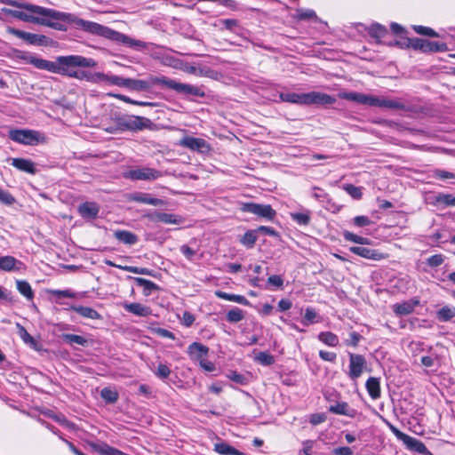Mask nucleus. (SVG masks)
I'll use <instances>...</instances> for the list:
<instances>
[{
  "label": "nucleus",
  "instance_id": "1",
  "mask_svg": "<svg viewBox=\"0 0 455 455\" xmlns=\"http://www.w3.org/2000/svg\"><path fill=\"white\" fill-rule=\"evenodd\" d=\"M22 9L27 12L16 10H4V12L20 20L45 26L59 31H67L68 27L66 24H73L76 28H81L83 19L72 13L32 4H28Z\"/></svg>",
  "mask_w": 455,
  "mask_h": 455
},
{
  "label": "nucleus",
  "instance_id": "2",
  "mask_svg": "<svg viewBox=\"0 0 455 455\" xmlns=\"http://www.w3.org/2000/svg\"><path fill=\"white\" fill-rule=\"evenodd\" d=\"M28 60L39 69L81 79L84 77L88 78L87 73L83 70L82 68L96 65V62L92 59H55L53 61L46 59Z\"/></svg>",
  "mask_w": 455,
  "mask_h": 455
},
{
  "label": "nucleus",
  "instance_id": "3",
  "mask_svg": "<svg viewBox=\"0 0 455 455\" xmlns=\"http://www.w3.org/2000/svg\"><path fill=\"white\" fill-rule=\"evenodd\" d=\"M80 29L94 36H99L115 42L123 43L124 44L137 50H140L146 47L145 42L132 39L124 34L113 30L110 28L97 22L83 20Z\"/></svg>",
  "mask_w": 455,
  "mask_h": 455
},
{
  "label": "nucleus",
  "instance_id": "4",
  "mask_svg": "<svg viewBox=\"0 0 455 455\" xmlns=\"http://www.w3.org/2000/svg\"><path fill=\"white\" fill-rule=\"evenodd\" d=\"M107 80L115 85L127 88L135 92H148L156 84L163 85L164 82V76H148L146 79L124 78L119 76H106Z\"/></svg>",
  "mask_w": 455,
  "mask_h": 455
},
{
  "label": "nucleus",
  "instance_id": "5",
  "mask_svg": "<svg viewBox=\"0 0 455 455\" xmlns=\"http://www.w3.org/2000/svg\"><path fill=\"white\" fill-rule=\"evenodd\" d=\"M342 98L347 100L355 101L371 107H378L381 108L398 110L405 108V106L400 101L384 97H377L359 92H345L343 93Z\"/></svg>",
  "mask_w": 455,
  "mask_h": 455
},
{
  "label": "nucleus",
  "instance_id": "6",
  "mask_svg": "<svg viewBox=\"0 0 455 455\" xmlns=\"http://www.w3.org/2000/svg\"><path fill=\"white\" fill-rule=\"evenodd\" d=\"M163 64L195 76L212 79H217L219 76V73L211 68L196 62H188L185 59H163Z\"/></svg>",
  "mask_w": 455,
  "mask_h": 455
},
{
  "label": "nucleus",
  "instance_id": "7",
  "mask_svg": "<svg viewBox=\"0 0 455 455\" xmlns=\"http://www.w3.org/2000/svg\"><path fill=\"white\" fill-rule=\"evenodd\" d=\"M279 97L282 101L299 105H331L336 101L333 97L317 92L307 93L282 92Z\"/></svg>",
  "mask_w": 455,
  "mask_h": 455
},
{
  "label": "nucleus",
  "instance_id": "8",
  "mask_svg": "<svg viewBox=\"0 0 455 455\" xmlns=\"http://www.w3.org/2000/svg\"><path fill=\"white\" fill-rule=\"evenodd\" d=\"M401 44V47L411 48L415 51H419L421 53L433 54L437 52H445L448 51V46L443 42L431 41L423 38H403L400 42H395Z\"/></svg>",
  "mask_w": 455,
  "mask_h": 455
},
{
  "label": "nucleus",
  "instance_id": "9",
  "mask_svg": "<svg viewBox=\"0 0 455 455\" xmlns=\"http://www.w3.org/2000/svg\"><path fill=\"white\" fill-rule=\"evenodd\" d=\"M9 138L20 144L36 146L45 142L44 134L37 131L27 129H14L9 132Z\"/></svg>",
  "mask_w": 455,
  "mask_h": 455
},
{
  "label": "nucleus",
  "instance_id": "10",
  "mask_svg": "<svg viewBox=\"0 0 455 455\" xmlns=\"http://www.w3.org/2000/svg\"><path fill=\"white\" fill-rule=\"evenodd\" d=\"M7 31L9 34L33 45L52 46L56 44V42L44 35L25 32L14 28H8Z\"/></svg>",
  "mask_w": 455,
  "mask_h": 455
},
{
  "label": "nucleus",
  "instance_id": "11",
  "mask_svg": "<svg viewBox=\"0 0 455 455\" xmlns=\"http://www.w3.org/2000/svg\"><path fill=\"white\" fill-rule=\"evenodd\" d=\"M117 124L121 128L130 131L151 129L154 125L150 119L138 116H124L119 117Z\"/></svg>",
  "mask_w": 455,
  "mask_h": 455
},
{
  "label": "nucleus",
  "instance_id": "12",
  "mask_svg": "<svg viewBox=\"0 0 455 455\" xmlns=\"http://www.w3.org/2000/svg\"><path fill=\"white\" fill-rule=\"evenodd\" d=\"M241 210L267 220H273L276 216V212L269 204L245 203L243 204Z\"/></svg>",
  "mask_w": 455,
  "mask_h": 455
},
{
  "label": "nucleus",
  "instance_id": "13",
  "mask_svg": "<svg viewBox=\"0 0 455 455\" xmlns=\"http://www.w3.org/2000/svg\"><path fill=\"white\" fill-rule=\"evenodd\" d=\"M164 86L183 94H189L198 97L204 96V92L201 91L200 88L191 84L176 82L175 80L169 79L166 76H164Z\"/></svg>",
  "mask_w": 455,
  "mask_h": 455
},
{
  "label": "nucleus",
  "instance_id": "14",
  "mask_svg": "<svg viewBox=\"0 0 455 455\" xmlns=\"http://www.w3.org/2000/svg\"><path fill=\"white\" fill-rule=\"evenodd\" d=\"M162 176L160 171L149 167L131 170L126 175L127 178L132 180H155Z\"/></svg>",
  "mask_w": 455,
  "mask_h": 455
},
{
  "label": "nucleus",
  "instance_id": "15",
  "mask_svg": "<svg viewBox=\"0 0 455 455\" xmlns=\"http://www.w3.org/2000/svg\"><path fill=\"white\" fill-rule=\"evenodd\" d=\"M365 367L366 360L363 355L349 353L348 376L351 379H358L362 375Z\"/></svg>",
  "mask_w": 455,
  "mask_h": 455
},
{
  "label": "nucleus",
  "instance_id": "16",
  "mask_svg": "<svg viewBox=\"0 0 455 455\" xmlns=\"http://www.w3.org/2000/svg\"><path fill=\"white\" fill-rule=\"evenodd\" d=\"M151 222H162L164 224L179 225L182 222V218L179 215L172 213H166L162 212H148L144 215Z\"/></svg>",
  "mask_w": 455,
  "mask_h": 455
},
{
  "label": "nucleus",
  "instance_id": "17",
  "mask_svg": "<svg viewBox=\"0 0 455 455\" xmlns=\"http://www.w3.org/2000/svg\"><path fill=\"white\" fill-rule=\"evenodd\" d=\"M180 145L200 153H205L210 150L207 141L201 138L184 137L180 140Z\"/></svg>",
  "mask_w": 455,
  "mask_h": 455
},
{
  "label": "nucleus",
  "instance_id": "18",
  "mask_svg": "<svg viewBox=\"0 0 455 455\" xmlns=\"http://www.w3.org/2000/svg\"><path fill=\"white\" fill-rule=\"evenodd\" d=\"M127 199L130 202L146 204L154 206H163L164 204V201L163 199L153 197L150 194L143 192L131 193L127 196Z\"/></svg>",
  "mask_w": 455,
  "mask_h": 455
},
{
  "label": "nucleus",
  "instance_id": "19",
  "mask_svg": "<svg viewBox=\"0 0 455 455\" xmlns=\"http://www.w3.org/2000/svg\"><path fill=\"white\" fill-rule=\"evenodd\" d=\"M349 250L354 254L361 256L365 259H369L380 260V259L386 258L384 253L379 252L377 250L370 249L367 247L353 246V247H350Z\"/></svg>",
  "mask_w": 455,
  "mask_h": 455
},
{
  "label": "nucleus",
  "instance_id": "20",
  "mask_svg": "<svg viewBox=\"0 0 455 455\" xmlns=\"http://www.w3.org/2000/svg\"><path fill=\"white\" fill-rule=\"evenodd\" d=\"M208 353L209 347L198 342H193L188 347V354L192 360L202 361Z\"/></svg>",
  "mask_w": 455,
  "mask_h": 455
},
{
  "label": "nucleus",
  "instance_id": "21",
  "mask_svg": "<svg viewBox=\"0 0 455 455\" xmlns=\"http://www.w3.org/2000/svg\"><path fill=\"white\" fill-rule=\"evenodd\" d=\"M67 309L77 313L79 315H81L84 318L92 319V320L101 319L100 314L97 310H95L90 307L72 305Z\"/></svg>",
  "mask_w": 455,
  "mask_h": 455
},
{
  "label": "nucleus",
  "instance_id": "22",
  "mask_svg": "<svg viewBox=\"0 0 455 455\" xmlns=\"http://www.w3.org/2000/svg\"><path fill=\"white\" fill-rule=\"evenodd\" d=\"M429 203L437 207L455 205V197L452 195L435 194L428 197Z\"/></svg>",
  "mask_w": 455,
  "mask_h": 455
},
{
  "label": "nucleus",
  "instance_id": "23",
  "mask_svg": "<svg viewBox=\"0 0 455 455\" xmlns=\"http://www.w3.org/2000/svg\"><path fill=\"white\" fill-rule=\"evenodd\" d=\"M123 307L129 313H132L138 316H148L152 314V310L149 307L144 306L140 303H124Z\"/></svg>",
  "mask_w": 455,
  "mask_h": 455
},
{
  "label": "nucleus",
  "instance_id": "24",
  "mask_svg": "<svg viewBox=\"0 0 455 455\" xmlns=\"http://www.w3.org/2000/svg\"><path fill=\"white\" fill-rule=\"evenodd\" d=\"M12 165L18 170L29 173V174H35L36 172V168L34 164L29 159L25 158H12Z\"/></svg>",
  "mask_w": 455,
  "mask_h": 455
},
{
  "label": "nucleus",
  "instance_id": "25",
  "mask_svg": "<svg viewBox=\"0 0 455 455\" xmlns=\"http://www.w3.org/2000/svg\"><path fill=\"white\" fill-rule=\"evenodd\" d=\"M329 411L337 415H345L350 418H354L356 415V411L349 407L346 402L337 403L336 404L331 405Z\"/></svg>",
  "mask_w": 455,
  "mask_h": 455
},
{
  "label": "nucleus",
  "instance_id": "26",
  "mask_svg": "<svg viewBox=\"0 0 455 455\" xmlns=\"http://www.w3.org/2000/svg\"><path fill=\"white\" fill-rule=\"evenodd\" d=\"M78 212L84 218L95 219L98 216L100 208L95 203L86 202L79 205Z\"/></svg>",
  "mask_w": 455,
  "mask_h": 455
},
{
  "label": "nucleus",
  "instance_id": "27",
  "mask_svg": "<svg viewBox=\"0 0 455 455\" xmlns=\"http://www.w3.org/2000/svg\"><path fill=\"white\" fill-rule=\"evenodd\" d=\"M114 236L119 242L128 245H133L138 242V236L127 230H116L114 232Z\"/></svg>",
  "mask_w": 455,
  "mask_h": 455
},
{
  "label": "nucleus",
  "instance_id": "28",
  "mask_svg": "<svg viewBox=\"0 0 455 455\" xmlns=\"http://www.w3.org/2000/svg\"><path fill=\"white\" fill-rule=\"evenodd\" d=\"M136 284L143 289V294L145 296H150L154 291H159V286L150 280H147L141 277H134Z\"/></svg>",
  "mask_w": 455,
  "mask_h": 455
},
{
  "label": "nucleus",
  "instance_id": "29",
  "mask_svg": "<svg viewBox=\"0 0 455 455\" xmlns=\"http://www.w3.org/2000/svg\"><path fill=\"white\" fill-rule=\"evenodd\" d=\"M419 304V300L414 301H404L400 304H395L393 306V310L396 315H407L411 314L414 307Z\"/></svg>",
  "mask_w": 455,
  "mask_h": 455
},
{
  "label": "nucleus",
  "instance_id": "30",
  "mask_svg": "<svg viewBox=\"0 0 455 455\" xmlns=\"http://www.w3.org/2000/svg\"><path fill=\"white\" fill-rule=\"evenodd\" d=\"M366 389L369 395L372 399H378L380 397V384L378 378L371 377L367 379L365 384Z\"/></svg>",
  "mask_w": 455,
  "mask_h": 455
},
{
  "label": "nucleus",
  "instance_id": "31",
  "mask_svg": "<svg viewBox=\"0 0 455 455\" xmlns=\"http://www.w3.org/2000/svg\"><path fill=\"white\" fill-rule=\"evenodd\" d=\"M17 265L20 266L21 262L17 260L12 256H3L0 257V269L4 271H12V270H19L20 267H17Z\"/></svg>",
  "mask_w": 455,
  "mask_h": 455
},
{
  "label": "nucleus",
  "instance_id": "32",
  "mask_svg": "<svg viewBox=\"0 0 455 455\" xmlns=\"http://www.w3.org/2000/svg\"><path fill=\"white\" fill-rule=\"evenodd\" d=\"M215 294L218 298L225 300L233 301L244 306L250 305L249 300L243 295L228 293L221 291H216Z\"/></svg>",
  "mask_w": 455,
  "mask_h": 455
},
{
  "label": "nucleus",
  "instance_id": "33",
  "mask_svg": "<svg viewBox=\"0 0 455 455\" xmlns=\"http://www.w3.org/2000/svg\"><path fill=\"white\" fill-rule=\"evenodd\" d=\"M214 451L221 455H245L227 443H217L214 444Z\"/></svg>",
  "mask_w": 455,
  "mask_h": 455
},
{
  "label": "nucleus",
  "instance_id": "34",
  "mask_svg": "<svg viewBox=\"0 0 455 455\" xmlns=\"http://www.w3.org/2000/svg\"><path fill=\"white\" fill-rule=\"evenodd\" d=\"M404 444H406V446L411 451H417L420 454L429 453L426 445L421 441L414 437L409 436Z\"/></svg>",
  "mask_w": 455,
  "mask_h": 455
},
{
  "label": "nucleus",
  "instance_id": "35",
  "mask_svg": "<svg viewBox=\"0 0 455 455\" xmlns=\"http://www.w3.org/2000/svg\"><path fill=\"white\" fill-rule=\"evenodd\" d=\"M257 239V230L251 229L246 231L245 234L239 239V241L243 245L251 249L253 248Z\"/></svg>",
  "mask_w": 455,
  "mask_h": 455
},
{
  "label": "nucleus",
  "instance_id": "36",
  "mask_svg": "<svg viewBox=\"0 0 455 455\" xmlns=\"http://www.w3.org/2000/svg\"><path fill=\"white\" fill-rule=\"evenodd\" d=\"M318 339L330 347H336L339 345V338L336 334L331 331H322L318 334Z\"/></svg>",
  "mask_w": 455,
  "mask_h": 455
},
{
  "label": "nucleus",
  "instance_id": "37",
  "mask_svg": "<svg viewBox=\"0 0 455 455\" xmlns=\"http://www.w3.org/2000/svg\"><path fill=\"white\" fill-rule=\"evenodd\" d=\"M368 32L371 37L376 38L378 41L385 38L388 34L387 29L379 24L371 25L369 28Z\"/></svg>",
  "mask_w": 455,
  "mask_h": 455
},
{
  "label": "nucleus",
  "instance_id": "38",
  "mask_svg": "<svg viewBox=\"0 0 455 455\" xmlns=\"http://www.w3.org/2000/svg\"><path fill=\"white\" fill-rule=\"evenodd\" d=\"M291 218L293 221L301 226L308 225L311 220L309 211H305L303 212H291Z\"/></svg>",
  "mask_w": 455,
  "mask_h": 455
},
{
  "label": "nucleus",
  "instance_id": "39",
  "mask_svg": "<svg viewBox=\"0 0 455 455\" xmlns=\"http://www.w3.org/2000/svg\"><path fill=\"white\" fill-rule=\"evenodd\" d=\"M62 339L65 342L70 345L77 344L83 347L88 345V340L84 337L76 334L66 333L62 335Z\"/></svg>",
  "mask_w": 455,
  "mask_h": 455
},
{
  "label": "nucleus",
  "instance_id": "40",
  "mask_svg": "<svg viewBox=\"0 0 455 455\" xmlns=\"http://www.w3.org/2000/svg\"><path fill=\"white\" fill-rule=\"evenodd\" d=\"M17 289L20 294L31 300L34 298V292L30 284L24 280L17 281Z\"/></svg>",
  "mask_w": 455,
  "mask_h": 455
},
{
  "label": "nucleus",
  "instance_id": "41",
  "mask_svg": "<svg viewBox=\"0 0 455 455\" xmlns=\"http://www.w3.org/2000/svg\"><path fill=\"white\" fill-rule=\"evenodd\" d=\"M244 318L243 311L239 307L230 309L226 315V320L229 323H238Z\"/></svg>",
  "mask_w": 455,
  "mask_h": 455
},
{
  "label": "nucleus",
  "instance_id": "42",
  "mask_svg": "<svg viewBox=\"0 0 455 455\" xmlns=\"http://www.w3.org/2000/svg\"><path fill=\"white\" fill-rule=\"evenodd\" d=\"M16 327L18 329L20 338L26 344H28L31 347H35L36 345V341L35 340V339L27 331V330L21 324L17 323Z\"/></svg>",
  "mask_w": 455,
  "mask_h": 455
},
{
  "label": "nucleus",
  "instance_id": "43",
  "mask_svg": "<svg viewBox=\"0 0 455 455\" xmlns=\"http://www.w3.org/2000/svg\"><path fill=\"white\" fill-rule=\"evenodd\" d=\"M100 395L109 403H114L118 400V393L109 387H104L100 392Z\"/></svg>",
  "mask_w": 455,
  "mask_h": 455
},
{
  "label": "nucleus",
  "instance_id": "44",
  "mask_svg": "<svg viewBox=\"0 0 455 455\" xmlns=\"http://www.w3.org/2000/svg\"><path fill=\"white\" fill-rule=\"evenodd\" d=\"M343 237L347 241L353 242V243H359V244H368L369 243L368 238L357 235L353 234L347 230L343 232Z\"/></svg>",
  "mask_w": 455,
  "mask_h": 455
},
{
  "label": "nucleus",
  "instance_id": "45",
  "mask_svg": "<svg viewBox=\"0 0 455 455\" xmlns=\"http://www.w3.org/2000/svg\"><path fill=\"white\" fill-rule=\"evenodd\" d=\"M256 361L264 366H269L275 363V358L272 355L267 352H259L256 357Z\"/></svg>",
  "mask_w": 455,
  "mask_h": 455
},
{
  "label": "nucleus",
  "instance_id": "46",
  "mask_svg": "<svg viewBox=\"0 0 455 455\" xmlns=\"http://www.w3.org/2000/svg\"><path fill=\"white\" fill-rule=\"evenodd\" d=\"M413 30L422 36H427L429 37H437L438 34L431 28L420 26V25H413L412 26Z\"/></svg>",
  "mask_w": 455,
  "mask_h": 455
},
{
  "label": "nucleus",
  "instance_id": "47",
  "mask_svg": "<svg viewBox=\"0 0 455 455\" xmlns=\"http://www.w3.org/2000/svg\"><path fill=\"white\" fill-rule=\"evenodd\" d=\"M343 188L354 199H360L363 196L361 188L355 187L352 184H346L343 186Z\"/></svg>",
  "mask_w": 455,
  "mask_h": 455
},
{
  "label": "nucleus",
  "instance_id": "48",
  "mask_svg": "<svg viewBox=\"0 0 455 455\" xmlns=\"http://www.w3.org/2000/svg\"><path fill=\"white\" fill-rule=\"evenodd\" d=\"M296 19L299 20H311L316 17L315 12L310 9H297Z\"/></svg>",
  "mask_w": 455,
  "mask_h": 455
},
{
  "label": "nucleus",
  "instance_id": "49",
  "mask_svg": "<svg viewBox=\"0 0 455 455\" xmlns=\"http://www.w3.org/2000/svg\"><path fill=\"white\" fill-rule=\"evenodd\" d=\"M0 202L5 205H12L16 200L11 193L0 188Z\"/></svg>",
  "mask_w": 455,
  "mask_h": 455
},
{
  "label": "nucleus",
  "instance_id": "50",
  "mask_svg": "<svg viewBox=\"0 0 455 455\" xmlns=\"http://www.w3.org/2000/svg\"><path fill=\"white\" fill-rule=\"evenodd\" d=\"M316 316H317V315L313 308H311V307L306 308L304 319L302 321L303 324L308 325V324L314 323Z\"/></svg>",
  "mask_w": 455,
  "mask_h": 455
},
{
  "label": "nucleus",
  "instance_id": "51",
  "mask_svg": "<svg viewBox=\"0 0 455 455\" xmlns=\"http://www.w3.org/2000/svg\"><path fill=\"white\" fill-rule=\"evenodd\" d=\"M437 317L440 321H449L453 317L452 311L448 307H443L437 312Z\"/></svg>",
  "mask_w": 455,
  "mask_h": 455
},
{
  "label": "nucleus",
  "instance_id": "52",
  "mask_svg": "<svg viewBox=\"0 0 455 455\" xmlns=\"http://www.w3.org/2000/svg\"><path fill=\"white\" fill-rule=\"evenodd\" d=\"M171 372L167 365L160 363L156 371V375L160 379H166L170 376Z\"/></svg>",
  "mask_w": 455,
  "mask_h": 455
},
{
  "label": "nucleus",
  "instance_id": "53",
  "mask_svg": "<svg viewBox=\"0 0 455 455\" xmlns=\"http://www.w3.org/2000/svg\"><path fill=\"white\" fill-rule=\"evenodd\" d=\"M51 293L57 298H75L76 294L70 290H53Z\"/></svg>",
  "mask_w": 455,
  "mask_h": 455
},
{
  "label": "nucleus",
  "instance_id": "54",
  "mask_svg": "<svg viewBox=\"0 0 455 455\" xmlns=\"http://www.w3.org/2000/svg\"><path fill=\"white\" fill-rule=\"evenodd\" d=\"M353 223L356 227H365L371 225V221L366 216H356L353 219Z\"/></svg>",
  "mask_w": 455,
  "mask_h": 455
},
{
  "label": "nucleus",
  "instance_id": "55",
  "mask_svg": "<svg viewBox=\"0 0 455 455\" xmlns=\"http://www.w3.org/2000/svg\"><path fill=\"white\" fill-rule=\"evenodd\" d=\"M180 251L188 260H192L194 256L196 254V251L187 244L180 246Z\"/></svg>",
  "mask_w": 455,
  "mask_h": 455
},
{
  "label": "nucleus",
  "instance_id": "56",
  "mask_svg": "<svg viewBox=\"0 0 455 455\" xmlns=\"http://www.w3.org/2000/svg\"><path fill=\"white\" fill-rule=\"evenodd\" d=\"M153 331H154V333L157 334L160 337L175 339V335L172 331H170L166 329L156 328L153 330Z\"/></svg>",
  "mask_w": 455,
  "mask_h": 455
},
{
  "label": "nucleus",
  "instance_id": "57",
  "mask_svg": "<svg viewBox=\"0 0 455 455\" xmlns=\"http://www.w3.org/2000/svg\"><path fill=\"white\" fill-rule=\"evenodd\" d=\"M255 230H257V234L262 233L269 236H278V233L273 228L270 227L260 226Z\"/></svg>",
  "mask_w": 455,
  "mask_h": 455
},
{
  "label": "nucleus",
  "instance_id": "58",
  "mask_svg": "<svg viewBox=\"0 0 455 455\" xmlns=\"http://www.w3.org/2000/svg\"><path fill=\"white\" fill-rule=\"evenodd\" d=\"M319 356L323 361L331 362V363H333L337 358V355L335 353L329 352V351H323V350H321L319 352Z\"/></svg>",
  "mask_w": 455,
  "mask_h": 455
},
{
  "label": "nucleus",
  "instance_id": "59",
  "mask_svg": "<svg viewBox=\"0 0 455 455\" xmlns=\"http://www.w3.org/2000/svg\"><path fill=\"white\" fill-rule=\"evenodd\" d=\"M443 261V259L442 255L435 254L427 259V264L431 267H438L440 266Z\"/></svg>",
  "mask_w": 455,
  "mask_h": 455
},
{
  "label": "nucleus",
  "instance_id": "60",
  "mask_svg": "<svg viewBox=\"0 0 455 455\" xmlns=\"http://www.w3.org/2000/svg\"><path fill=\"white\" fill-rule=\"evenodd\" d=\"M326 419V416L323 413H315L310 416L309 422L312 425H318L324 422Z\"/></svg>",
  "mask_w": 455,
  "mask_h": 455
},
{
  "label": "nucleus",
  "instance_id": "61",
  "mask_svg": "<svg viewBox=\"0 0 455 455\" xmlns=\"http://www.w3.org/2000/svg\"><path fill=\"white\" fill-rule=\"evenodd\" d=\"M362 336L355 331H353L349 334V339L347 341V345L352 347H357Z\"/></svg>",
  "mask_w": 455,
  "mask_h": 455
},
{
  "label": "nucleus",
  "instance_id": "62",
  "mask_svg": "<svg viewBox=\"0 0 455 455\" xmlns=\"http://www.w3.org/2000/svg\"><path fill=\"white\" fill-rule=\"evenodd\" d=\"M195 316L193 314H191L190 312H184L183 313V315H182V323L184 325H186L187 327H189L193 324V323L195 322Z\"/></svg>",
  "mask_w": 455,
  "mask_h": 455
},
{
  "label": "nucleus",
  "instance_id": "63",
  "mask_svg": "<svg viewBox=\"0 0 455 455\" xmlns=\"http://www.w3.org/2000/svg\"><path fill=\"white\" fill-rule=\"evenodd\" d=\"M267 283L275 287H281L283 286V280L280 275H273L268 277Z\"/></svg>",
  "mask_w": 455,
  "mask_h": 455
},
{
  "label": "nucleus",
  "instance_id": "64",
  "mask_svg": "<svg viewBox=\"0 0 455 455\" xmlns=\"http://www.w3.org/2000/svg\"><path fill=\"white\" fill-rule=\"evenodd\" d=\"M334 455H353V451L350 447H339L332 451Z\"/></svg>",
  "mask_w": 455,
  "mask_h": 455
}]
</instances>
